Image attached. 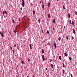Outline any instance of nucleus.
I'll return each instance as SVG.
<instances>
[{
  "mask_svg": "<svg viewBox=\"0 0 77 77\" xmlns=\"http://www.w3.org/2000/svg\"><path fill=\"white\" fill-rule=\"evenodd\" d=\"M52 61H53V59H51L50 60V62H52Z\"/></svg>",
  "mask_w": 77,
  "mask_h": 77,
  "instance_id": "393cba45",
  "label": "nucleus"
},
{
  "mask_svg": "<svg viewBox=\"0 0 77 77\" xmlns=\"http://www.w3.org/2000/svg\"><path fill=\"white\" fill-rule=\"evenodd\" d=\"M21 63L22 64H24V61H23L22 62H21Z\"/></svg>",
  "mask_w": 77,
  "mask_h": 77,
  "instance_id": "c85d7f7f",
  "label": "nucleus"
},
{
  "mask_svg": "<svg viewBox=\"0 0 77 77\" xmlns=\"http://www.w3.org/2000/svg\"><path fill=\"white\" fill-rule=\"evenodd\" d=\"M26 70H27V71H28V69H27Z\"/></svg>",
  "mask_w": 77,
  "mask_h": 77,
  "instance_id": "603ef678",
  "label": "nucleus"
},
{
  "mask_svg": "<svg viewBox=\"0 0 77 77\" xmlns=\"http://www.w3.org/2000/svg\"><path fill=\"white\" fill-rule=\"evenodd\" d=\"M51 68H53V65L51 64Z\"/></svg>",
  "mask_w": 77,
  "mask_h": 77,
  "instance_id": "5701e85b",
  "label": "nucleus"
},
{
  "mask_svg": "<svg viewBox=\"0 0 77 77\" xmlns=\"http://www.w3.org/2000/svg\"><path fill=\"white\" fill-rule=\"evenodd\" d=\"M5 11H4L3 12V15L5 14Z\"/></svg>",
  "mask_w": 77,
  "mask_h": 77,
  "instance_id": "473e14b6",
  "label": "nucleus"
},
{
  "mask_svg": "<svg viewBox=\"0 0 77 77\" xmlns=\"http://www.w3.org/2000/svg\"><path fill=\"white\" fill-rule=\"evenodd\" d=\"M52 47H53V46H52Z\"/></svg>",
  "mask_w": 77,
  "mask_h": 77,
  "instance_id": "e2e57ef3",
  "label": "nucleus"
},
{
  "mask_svg": "<svg viewBox=\"0 0 77 77\" xmlns=\"http://www.w3.org/2000/svg\"><path fill=\"white\" fill-rule=\"evenodd\" d=\"M55 19H54L53 20V23H55Z\"/></svg>",
  "mask_w": 77,
  "mask_h": 77,
  "instance_id": "f3484780",
  "label": "nucleus"
},
{
  "mask_svg": "<svg viewBox=\"0 0 77 77\" xmlns=\"http://www.w3.org/2000/svg\"><path fill=\"white\" fill-rule=\"evenodd\" d=\"M42 53L43 54H44V50H43V49H42Z\"/></svg>",
  "mask_w": 77,
  "mask_h": 77,
  "instance_id": "9d476101",
  "label": "nucleus"
},
{
  "mask_svg": "<svg viewBox=\"0 0 77 77\" xmlns=\"http://www.w3.org/2000/svg\"><path fill=\"white\" fill-rule=\"evenodd\" d=\"M72 24L73 25H74V21H72Z\"/></svg>",
  "mask_w": 77,
  "mask_h": 77,
  "instance_id": "c756f323",
  "label": "nucleus"
},
{
  "mask_svg": "<svg viewBox=\"0 0 77 77\" xmlns=\"http://www.w3.org/2000/svg\"><path fill=\"white\" fill-rule=\"evenodd\" d=\"M29 47L31 50H32V46H31V44H29Z\"/></svg>",
  "mask_w": 77,
  "mask_h": 77,
  "instance_id": "1a4fd4ad",
  "label": "nucleus"
},
{
  "mask_svg": "<svg viewBox=\"0 0 77 77\" xmlns=\"http://www.w3.org/2000/svg\"><path fill=\"white\" fill-rule=\"evenodd\" d=\"M71 77H73V76H72V74H71Z\"/></svg>",
  "mask_w": 77,
  "mask_h": 77,
  "instance_id": "72a5a7b5",
  "label": "nucleus"
},
{
  "mask_svg": "<svg viewBox=\"0 0 77 77\" xmlns=\"http://www.w3.org/2000/svg\"><path fill=\"white\" fill-rule=\"evenodd\" d=\"M59 58L60 60H61L62 59V58L61 57V56H60L59 57Z\"/></svg>",
  "mask_w": 77,
  "mask_h": 77,
  "instance_id": "9b49d317",
  "label": "nucleus"
},
{
  "mask_svg": "<svg viewBox=\"0 0 77 77\" xmlns=\"http://www.w3.org/2000/svg\"><path fill=\"white\" fill-rule=\"evenodd\" d=\"M63 68H65V64H64V63H63Z\"/></svg>",
  "mask_w": 77,
  "mask_h": 77,
  "instance_id": "a211bd4d",
  "label": "nucleus"
},
{
  "mask_svg": "<svg viewBox=\"0 0 77 77\" xmlns=\"http://www.w3.org/2000/svg\"><path fill=\"white\" fill-rule=\"evenodd\" d=\"M64 55H65V56H66V57H67V56L68 55L67 54H66V52H65Z\"/></svg>",
  "mask_w": 77,
  "mask_h": 77,
  "instance_id": "20e7f679",
  "label": "nucleus"
},
{
  "mask_svg": "<svg viewBox=\"0 0 77 77\" xmlns=\"http://www.w3.org/2000/svg\"><path fill=\"white\" fill-rule=\"evenodd\" d=\"M14 47H16V45H14Z\"/></svg>",
  "mask_w": 77,
  "mask_h": 77,
  "instance_id": "a18cd8bd",
  "label": "nucleus"
},
{
  "mask_svg": "<svg viewBox=\"0 0 77 77\" xmlns=\"http://www.w3.org/2000/svg\"><path fill=\"white\" fill-rule=\"evenodd\" d=\"M52 47H53V46H52Z\"/></svg>",
  "mask_w": 77,
  "mask_h": 77,
  "instance_id": "0e129e2a",
  "label": "nucleus"
},
{
  "mask_svg": "<svg viewBox=\"0 0 77 77\" xmlns=\"http://www.w3.org/2000/svg\"><path fill=\"white\" fill-rule=\"evenodd\" d=\"M50 2H48V8H50Z\"/></svg>",
  "mask_w": 77,
  "mask_h": 77,
  "instance_id": "7ed1b4c3",
  "label": "nucleus"
},
{
  "mask_svg": "<svg viewBox=\"0 0 77 77\" xmlns=\"http://www.w3.org/2000/svg\"><path fill=\"white\" fill-rule=\"evenodd\" d=\"M27 77H29V76H27Z\"/></svg>",
  "mask_w": 77,
  "mask_h": 77,
  "instance_id": "5fc2aeb1",
  "label": "nucleus"
},
{
  "mask_svg": "<svg viewBox=\"0 0 77 77\" xmlns=\"http://www.w3.org/2000/svg\"><path fill=\"white\" fill-rule=\"evenodd\" d=\"M68 17L70 18V14L69 13L68 14Z\"/></svg>",
  "mask_w": 77,
  "mask_h": 77,
  "instance_id": "aec40b11",
  "label": "nucleus"
},
{
  "mask_svg": "<svg viewBox=\"0 0 77 77\" xmlns=\"http://www.w3.org/2000/svg\"><path fill=\"white\" fill-rule=\"evenodd\" d=\"M6 1L7 0H5Z\"/></svg>",
  "mask_w": 77,
  "mask_h": 77,
  "instance_id": "052dcab7",
  "label": "nucleus"
},
{
  "mask_svg": "<svg viewBox=\"0 0 77 77\" xmlns=\"http://www.w3.org/2000/svg\"><path fill=\"white\" fill-rule=\"evenodd\" d=\"M32 12H33V14H35V11L33 10Z\"/></svg>",
  "mask_w": 77,
  "mask_h": 77,
  "instance_id": "4468645a",
  "label": "nucleus"
},
{
  "mask_svg": "<svg viewBox=\"0 0 77 77\" xmlns=\"http://www.w3.org/2000/svg\"><path fill=\"white\" fill-rule=\"evenodd\" d=\"M0 34H1V32H0Z\"/></svg>",
  "mask_w": 77,
  "mask_h": 77,
  "instance_id": "3c124183",
  "label": "nucleus"
},
{
  "mask_svg": "<svg viewBox=\"0 0 77 77\" xmlns=\"http://www.w3.org/2000/svg\"><path fill=\"white\" fill-rule=\"evenodd\" d=\"M1 36L2 37H4V35H3V32L1 33Z\"/></svg>",
  "mask_w": 77,
  "mask_h": 77,
  "instance_id": "423d86ee",
  "label": "nucleus"
},
{
  "mask_svg": "<svg viewBox=\"0 0 77 77\" xmlns=\"http://www.w3.org/2000/svg\"><path fill=\"white\" fill-rule=\"evenodd\" d=\"M32 77H35V76H32Z\"/></svg>",
  "mask_w": 77,
  "mask_h": 77,
  "instance_id": "6e6d98bb",
  "label": "nucleus"
},
{
  "mask_svg": "<svg viewBox=\"0 0 77 77\" xmlns=\"http://www.w3.org/2000/svg\"><path fill=\"white\" fill-rule=\"evenodd\" d=\"M48 44L49 45H50V42H49L48 43Z\"/></svg>",
  "mask_w": 77,
  "mask_h": 77,
  "instance_id": "e433bc0d",
  "label": "nucleus"
},
{
  "mask_svg": "<svg viewBox=\"0 0 77 77\" xmlns=\"http://www.w3.org/2000/svg\"><path fill=\"white\" fill-rule=\"evenodd\" d=\"M42 59L44 62L45 60V59L44 58V55H42Z\"/></svg>",
  "mask_w": 77,
  "mask_h": 77,
  "instance_id": "f03ea898",
  "label": "nucleus"
},
{
  "mask_svg": "<svg viewBox=\"0 0 77 77\" xmlns=\"http://www.w3.org/2000/svg\"><path fill=\"white\" fill-rule=\"evenodd\" d=\"M20 10H23V8H20Z\"/></svg>",
  "mask_w": 77,
  "mask_h": 77,
  "instance_id": "58836bf2",
  "label": "nucleus"
},
{
  "mask_svg": "<svg viewBox=\"0 0 77 77\" xmlns=\"http://www.w3.org/2000/svg\"><path fill=\"white\" fill-rule=\"evenodd\" d=\"M70 77V75H69V76H67V77Z\"/></svg>",
  "mask_w": 77,
  "mask_h": 77,
  "instance_id": "09e8293b",
  "label": "nucleus"
},
{
  "mask_svg": "<svg viewBox=\"0 0 77 77\" xmlns=\"http://www.w3.org/2000/svg\"><path fill=\"white\" fill-rule=\"evenodd\" d=\"M57 1L58 2L59 1V0H57Z\"/></svg>",
  "mask_w": 77,
  "mask_h": 77,
  "instance_id": "4d7b16f0",
  "label": "nucleus"
},
{
  "mask_svg": "<svg viewBox=\"0 0 77 77\" xmlns=\"http://www.w3.org/2000/svg\"><path fill=\"white\" fill-rule=\"evenodd\" d=\"M32 46H33V44H32Z\"/></svg>",
  "mask_w": 77,
  "mask_h": 77,
  "instance_id": "864d4df0",
  "label": "nucleus"
},
{
  "mask_svg": "<svg viewBox=\"0 0 77 77\" xmlns=\"http://www.w3.org/2000/svg\"><path fill=\"white\" fill-rule=\"evenodd\" d=\"M10 48H11V50H12V47H11V46L10 47Z\"/></svg>",
  "mask_w": 77,
  "mask_h": 77,
  "instance_id": "f704fd0d",
  "label": "nucleus"
},
{
  "mask_svg": "<svg viewBox=\"0 0 77 77\" xmlns=\"http://www.w3.org/2000/svg\"><path fill=\"white\" fill-rule=\"evenodd\" d=\"M42 32L43 33H44V32L43 31V30H42Z\"/></svg>",
  "mask_w": 77,
  "mask_h": 77,
  "instance_id": "79ce46f5",
  "label": "nucleus"
},
{
  "mask_svg": "<svg viewBox=\"0 0 77 77\" xmlns=\"http://www.w3.org/2000/svg\"><path fill=\"white\" fill-rule=\"evenodd\" d=\"M75 15H77V11H75Z\"/></svg>",
  "mask_w": 77,
  "mask_h": 77,
  "instance_id": "ddd939ff",
  "label": "nucleus"
},
{
  "mask_svg": "<svg viewBox=\"0 0 77 77\" xmlns=\"http://www.w3.org/2000/svg\"><path fill=\"white\" fill-rule=\"evenodd\" d=\"M12 21L13 23H15V20H13Z\"/></svg>",
  "mask_w": 77,
  "mask_h": 77,
  "instance_id": "b1692460",
  "label": "nucleus"
},
{
  "mask_svg": "<svg viewBox=\"0 0 77 77\" xmlns=\"http://www.w3.org/2000/svg\"><path fill=\"white\" fill-rule=\"evenodd\" d=\"M49 1H51V0H49Z\"/></svg>",
  "mask_w": 77,
  "mask_h": 77,
  "instance_id": "bf43d9fd",
  "label": "nucleus"
},
{
  "mask_svg": "<svg viewBox=\"0 0 77 77\" xmlns=\"http://www.w3.org/2000/svg\"><path fill=\"white\" fill-rule=\"evenodd\" d=\"M47 33L48 34H49V31H48V30H47Z\"/></svg>",
  "mask_w": 77,
  "mask_h": 77,
  "instance_id": "bb28decb",
  "label": "nucleus"
},
{
  "mask_svg": "<svg viewBox=\"0 0 77 77\" xmlns=\"http://www.w3.org/2000/svg\"><path fill=\"white\" fill-rule=\"evenodd\" d=\"M22 0V6L23 7H24L25 4H24V0Z\"/></svg>",
  "mask_w": 77,
  "mask_h": 77,
  "instance_id": "f257e3e1",
  "label": "nucleus"
},
{
  "mask_svg": "<svg viewBox=\"0 0 77 77\" xmlns=\"http://www.w3.org/2000/svg\"><path fill=\"white\" fill-rule=\"evenodd\" d=\"M46 70H47V68H46Z\"/></svg>",
  "mask_w": 77,
  "mask_h": 77,
  "instance_id": "de8ad7c7",
  "label": "nucleus"
},
{
  "mask_svg": "<svg viewBox=\"0 0 77 77\" xmlns=\"http://www.w3.org/2000/svg\"><path fill=\"white\" fill-rule=\"evenodd\" d=\"M63 74H65V70H63Z\"/></svg>",
  "mask_w": 77,
  "mask_h": 77,
  "instance_id": "dca6fc26",
  "label": "nucleus"
},
{
  "mask_svg": "<svg viewBox=\"0 0 77 77\" xmlns=\"http://www.w3.org/2000/svg\"><path fill=\"white\" fill-rule=\"evenodd\" d=\"M53 30L54 31V27H53Z\"/></svg>",
  "mask_w": 77,
  "mask_h": 77,
  "instance_id": "37998d69",
  "label": "nucleus"
},
{
  "mask_svg": "<svg viewBox=\"0 0 77 77\" xmlns=\"http://www.w3.org/2000/svg\"><path fill=\"white\" fill-rule=\"evenodd\" d=\"M48 17L49 18H50V14H48Z\"/></svg>",
  "mask_w": 77,
  "mask_h": 77,
  "instance_id": "2eb2a0df",
  "label": "nucleus"
},
{
  "mask_svg": "<svg viewBox=\"0 0 77 77\" xmlns=\"http://www.w3.org/2000/svg\"><path fill=\"white\" fill-rule=\"evenodd\" d=\"M43 43H44H44H45V40H44Z\"/></svg>",
  "mask_w": 77,
  "mask_h": 77,
  "instance_id": "c03bdc74",
  "label": "nucleus"
},
{
  "mask_svg": "<svg viewBox=\"0 0 77 77\" xmlns=\"http://www.w3.org/2000/svg\"><path fill=\"white\" fill-rule=\"evenodd\" d=\"M42 8L44 9V4L42 5Z\"/></svg>",
  "mask_w": 77,
  "mask_h": 77,
  "instance_id": "6ab92c4d",
  "label": "nucleus"
},
{
  "mask_svg": "<svg viewBox=\"0 0 77 77\" xmlns=\"http://www.w3.org/2000/svg\"><path fill=\"white\" fill-rule=\"evenodd\" d=\"M12 51H13V54H14V50H12Z\"/></svg>",
  "mask_w": 77,
  "mask_h": 77,
  "instance_id": "c9c22d12",
  "label": "nucleus"
},
{
  "mask_svg": "<svg viewBox=\"0 0 77 77\" xmlns=\"http://www.w3.org/2000/svg\"><path fill=\"white\" fill-rule=\"evenodd\" d=\"M19 21L20 22L21 21V18H19Z\"/></svg>",
  "mask_w": 77,
  "mask_h": 77,
  "instance_id": "a878e982",
  "label": "nucleus"
},
{
  "mask_svg": "<svg viewBox=\"0 0 77 77\" xmlns=\"http://www.w3.org/2000/svg\"><path fill=\"white\" fill-rule=\"evenodd\" d=\"M66 38L67 40H68V36H66Z\"/></svg>",
  "mask_w": 77,
  "mask_h": 77,
  "instance_id": "4be33fe9",
  "label": "nucleus"
},
{
  "mask_svg": "<svg viewBox=\"0 0 77 77\" xmlns=\"http://www.w3.org/2000/svg\"><path fill=\"white\" fill-rule=\"evenodd\" d=\"M14 33H16V31L15 30L14 31Z\"/></svg>",
  "mask_w": 77,
  "mask_h": 77,
  "instance_id": "ea45409f",
  "label": "nucleus"
},
{
  "mask_svg": "<svg viewBox=\"0 0 77 77\" xmlns=\"http://www.w3.org/2000/svg\"><path fill=\"white\" fill-rule=\"evenodd\" d=\"M54 47L55 48H56V43L55 42L54 43Z\"/></svg>",
  "mask_w": 77,
  "mask_h": 77,
  "instance_id": "39448f33",
  "label": "nucleus"
},
{
  "mask_svg": "<svg viewBox=\"0 0 77 77\" xmlns=\"http://www.w3.org/2000/svg\"><path fill=\"white\" fill-rule=\"evenodd\" d=\"M72 39H74V37L73 36H72Z\"/></svg>",
  "mask_w": 77,
  "mask_h": 77,
  "instance_id": "49530a36",
  "label": "nucleus"
},
{
  "mask_svg": "<svg viewBox=\"0 0 77 77\" xmlns=\"http://www.w3.org/2000/svg\"><path fill=\"white\" fill-rule=\"evenodd\" d=\"M69 59L70 60L72 59V58L71 57H69Z\"/></svg>",
  "mask_w": 77,
  "mask_h": 77,
  "instance_id": "cd10ccee",
  "label": "nucleus"
},
{
  "mask_svg": "<svg viewBox=\"0 0 77 77\" xmlns=\"http://www.w3.org/2000/svg\"><path fill=\"white\" fill-rule=\"evenodd\" d=\"M73 32L74 34H75V29H74L73 30Z\"/></svg>",
  "mask_w": 77,
  "mask_h": 77,
  "instance_id": "0eeeda50",
  "label": "nucleus"
},
{
  "mask_svg": "<svg viewBox=\"0 0 77 77\" xmlns=\"http://www.w3.org/2000/svg\"><path fill=\"white\" fill-rule=\"evenodd\" d=\"M28 62H30V59H28Z\"/></svg>",
  "mask_w": 77,
  "mask_h": 77,
  "instance_id": "4c0bfd02",
  "label": "nucleus"
},
{
  "mask_svg": "<svg viewBox=\"0 0 77 77\" xmlns=\"http://www.w3.org/2000/svg\"><path fill=\"white\" fill-rule=\"evenodd\" d=\"M61 39V37H59V38H58V40H59V41H60Z\"/></svg>",
  "mask_w": 77,
  "mask_h": 77,
  "instance_id": "6e6552de",
  "label": "nucleus"
},
{
  "mask_svg": "<svg viewBox=\"0 0 77 77\" xmlns=\"http://www.w3.org/2000/svg\"><path fill=\"white\" fill-rule=\"evenodd\" d=\"M69 23L70 24H72V23L71 22V20H69Z\"/></svg>",
  "mask_w": 77,
  "mask_h": 77,
  "instance_id": "f8f14e48",
  "label": "nucleus"
},
{
  "mask_svg": "<svg viewBox=\"0 0 77 77\" xmlns=\"http://www.w3.org/2000/svg\"><path fill=\"white\" fill-rule=\"evenodd\" d=\"M31 5L32 6H33V4H32V3H31Z\"/></svg>",
  "mask_w": 77,
  "mask_h": 77,
  "instance_id": "a19ab883",
  "label": "nucleus"
},
{
  "mask_svg": "<svg viewBox=\"0 0 77 77\" xmlns=\"http://www.w3.org/2000/svg\"><path fill=\"white\" fill-rule=\"evenodd\" d=\"M64 29H65V26H64Z\"/></svg>",
  "mask_w": 77,
  "mask_h": 77,
  "instance_id": "8fccbe9b",
  "label": "nucleus"
},
{
  "mask_svg": "<svg viewBox=\"0 0 77 77\" xmlns=\"http://www.w3.org/2000/svg\"><path fill=\"white\" fill-rule=\"evenodd\" d=\"M21 47H22V46H21Z\"/></svg>",
  "mask_w": 77,
  "mask_h": 77,
  "instance_id": "680f3d73",
  "label": "nucleus"
},
{
  "mask_svg": "<svg viewBox=\"0 0 77 77\" xmlns=\"http://www.w3.org/2000/svg\"><path fill=\"white\" fill-rule=\"evenodd\" d=\"M38 21L39 23H40L41 21H40V19H39L38 20Z\"/></svg>",
  "mask_w": 77,
  "mask_h": 77,
  "instance_id": "412c9836",
  "label": "nucleus"
},
{
  "mask_svg": "<svg viewBox=\"0 0 77 77\" xmlns=\"http://www.w3.org/2000/svg\"><path fill=\"white\" fill-rule=\"evenodd\" d=\"M5 13L6 14H7V11H5Z\"/></svg>",
  "mask_w": 77,
  "mask_h": 77,
  "instance_id": "7c9ffc66",
  "label": "nucleus"
},
{
  "mask_svg": "<svg viewBox=\"0 0 77 77\" xmlns=\"http://www.w3.org/2000/svg\"><path fill=\"white\" fill-rule=\"evenodd\" d=\"M63 9L64 10H65V6L64 5H63Z\"/></svg>",
  "mask_w": 77,
  "mask_h": 77,
  "instance_id": "2f4dec72",
  "label": "nucleus"
},
{
  "mask_svg": "<svg viewBox=\"0 0 77 77\" xmlns=\"http://www.w3.org/2000/svg\"><path fill=\"white\" fill-rule=\"evenodd\" d=\"M40 3H41V1L40 2Z\"/></svg>",
  "mask_w": 77,
  "mask_h": 77,
  "instance_id": "13d9d810",
  "label": "nucleus"
}]
</instances>
